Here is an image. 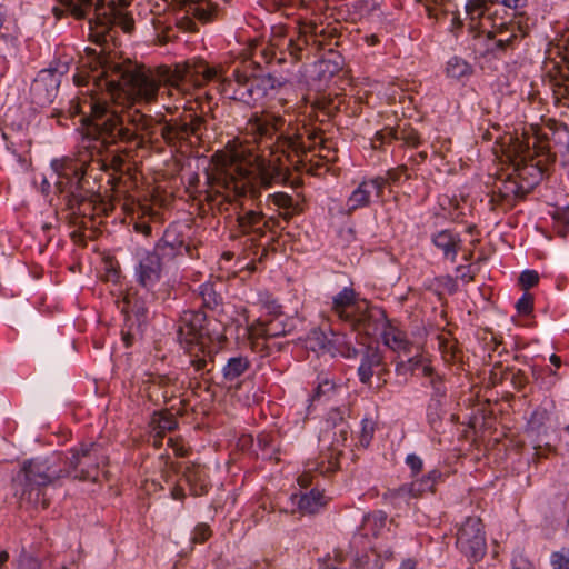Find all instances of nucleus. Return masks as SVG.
<instances>
[{"label":"nucleus","instance_id":"423d86ee","mask_svg":"<svg viewBox=\"0 0 569 569\" xmlns=\"http://www.w3.org/2000/svg\"><path fill=\"white\" fill-rule=\"evenodd\" d=\"M66 478L60 458H32L26 460L11 481L13 496L20 508L46 509L49 502L44 495L48 486Z\"/></svg>","mask_w":569,"mask_h":569},{"label":"nucleus","instance_id":"72a5a7b5","mask_svg":"<svg viewBox=\"0 0 569 569\" xmlns=\"http://www.w3.org/2000/svg\"><path fill=\"white\" fill-rule=\"evenodd\" d=\"M151 423L153 426L156 438H162L167 431H172L178 426L176 417L168 411L154 413Z\"/></svg>","mask_w":569,"mask_h":569},{"label":"nucleus","instance_id":"a211bd4d","mask_svg":"<svg viewBox=\"0 0 569 569\" xmlns=\"http://www.w3.org/2000/svg\"><path fill=\"white\" fill-rule=\"evenodd\" d=\"M180 389L176 378L168 375H150L144 381L143 391L150 401L161 406L176 398Z\"/></svg>","mask_w":569,"mask_h":569},{"label":"nucleus","instance_id":"de8ad7c7","mask_svg":"<svg viewBox=\"0 0 569 569\" xmlns=\"http://www.w3.org/2000/svg\"><path fill=\"white\" fill-rule=\"evenodd\" d=\"M539 281V274L535 270H525L519 277V282L523 289L535 287Z\"/></svg>","mask_w":569,"mask_h":569},{"label":"nucleus","instance_id":"ea45409f","mask_svg":"<svg viewBox=\"0 0 569 569\" xmlns=\"http://www.w3.org/2000/svg\"><path fill=\"white\" fill-rule=\"evenodd\" d=\"M337 389L333 380L329 379L327 376H319L317 387L311 396V401L320 400L322 398L329 399L335 395Z\"/></svg>","mask_w":569,"mask_h":569},{"label":"nucleus","instance_id":"f3484780","mask_svg":"<svg viewBox=\"0 0 569 569\" xmlns=\"http://www.w3.org/2000/svg\"><path fill=\"white\" fill-rule=\"evenodd\" d=\"M237 224L240 233L258 240L264 237L267 231H273L279 226V220L274 217L267 218L261 211L246 210L238 212Z\"/></svg>","mask_w":569,"mask_h":569},{"label":"nucleus","instance_id":"5fc2aeb1","mask_svg":"<svg viewBox=\"0 0 569 569\" xmlns=\"http://www.w3.org/2000/svg\"><path fill=\"white\" fill-rule=\"evenodd\" d=\"M555 93L558 100H563V104L569 106V81L567 83L560 84Z\"/></svg>","mask_w":569,"mask_h":569},{"label":"nucleus","instance_id":"864d4df0","mask_svg":"<svg viewBox=\"0 0 569 569\" xmlns=\"http://www.w3.org/2000/svg\"><path fill=\"white\" fill-rule=\"evenodd\" d=\"M40 562L37 558L32 556H22L20 559V568L21 569H39Z\"/></svg>","mask_w":569,"mask_h":569},{"label":"nucleus","instance_id":"39448f33","mask_svg":"<svg viewBox=\"0 0 569 569\" xmlns=\"http://www.w3.org/2000/svg\"><path fill=\"white\" fill-rule=\"evenodd\" d=\"M204 64L212 72L209 79H206L203 82L197 83L192 79H188L187 77H181L178 81H169L161 80V86H168L167 94L169 97H173L176 93H180L187 90V86H192L194 88H200L211 81H219V90L221 94L226 98L240 101L247 106H257L262 102L263 99L268 96L269 91H272L277 88H281L287 83L286 79H277L271 74L266 76H254L248 72L247 67L234 68L232 71V78L223 77V69L221 66H211L204 60H189L183 63L176 64L174 69L170 67L163 66L172 76L178 73L180 67H191L192 64Z\"/></svg>","mask_w":569,"mask_h":569},{"label":"nucleus","instance_id":"20e7f679","mask_svg":"<svg viewBox=\"0 0 569 569\" xmlns=\"http://www.w3.org/2000/svg\"><path fill=\"white\" fill-rule=\"evenodd\" d=\"M528 0H468L466 13L468 30L476 40L475 50L480 53H498L513 46L525 36L520 21Z\"/></svg>","mask_w":569,"mask_h":569},{"label":"nucleus","instance_id":"4be33fe9","mask_svg":"<svg viewBox=\"0 0 569 569\" xmlns=\"http://www.w3.org/2000/svg\"><path fill=\"white\" fill-rule=\"evenodd\" d=\"M288 331V326L281 316L272 317L267 321H257L248 327V336L253 343H258L260 339L268 340L284 336Z\"/></svg>","mask_w":569,"mask_h":569},{"label":"nucleus","instance_id":"bf43d9fd","mask_svg":"<svg viewBox=\"0 0 569 569\" xmlns=\"http://www.w3.org/2000/svg\"><path fill=\"white\" fill-rule=\"evenodd\" d=\"M171 497L174 500H183L186 498L183 488L181 486H174L171 490Z\"/></svg>","mask_w":569,"mask_h":569},{"label":"nucleus","instance_id":"e2e57ef3","mask_svg":"<svg viewBox=\"0 0 569 569\" xmlns=\"http://www.w3.org/2000/svg\"><path fill=\"white\" fill-rule=\"evenodd\" d=\"M122 340L124 342V346L128 348L132 346L133 336L129 332H122Z\"/></svg>","mask_w":569,"mask_h":569},{"label":"nucleus","instance_id":"e433bc0d","mask_svg":"<svg viewBox=\"0 0 569 569\" xmlns=\"http://www.w3.org/2000/svg\"><path fill=\"white\" fill-rule=\"evenodd\" d=\"M383 497L396 507H400L402 503H409L411 499H417L410 483H405L398 488L390 489L383 495Z\"/></svg>","mask_w":569,"mask_h":569},{"label":"nucleus","instance_id":"a18cd8bd","mask_svg":"<svg viewBox=\"0 0 569 569\" xmlns=\"http://www.w3.org/2000/svg\"><path fill=\"white\" fill-rule=\"evenodd\" d=\"M375 433V423L369 419H363L361 421V432L359 436L360 445L363 447H368L370 441L372 440Z\"/></svg>","mask_w":569,"mask_h":569},{"label":"nucleus","instance_id":"6e6d98bb","mask_svg":"<svg viewBox=\"0 0 569 569\" xmlns=\"http://www.w3.org/2000/svg\"><path fill=\"white\" fill-rule=\"evenodd\" d=\"M168 445L173 449V452L178 457H184L188 453V449L178 440L170 438Z\"/></svg>","mask_w":569,"mask_h":569},{"label":"nucleus","instance_id":"3c124183","mask_svg":"<svg viewBox=\"0 0 569 569\" xmlns=\"http://www.w3.org/2000/svg\"><path fill=\"white\" fill-rule=\"evenodd\" d=\"M516 308L521 315H529L533 308V298L530 293H525L516 303Z\"/></svg>","mask_w":569,"mask_h":569},{"label":"nucleus","instance_id":"49530a36","mask_svg":"<svg viewBox=\"0 0 569 569\" xmlns=\"http://www.w3.org/2000/svg\"><path fill=\"white\" fill-rule=\"evenodd\" d=\"M418 1L423 3L426 12L429 18L439 19V17L443 13L441 6L445 0H418Z\"/></svg>","mask_w":569,"mask_h":569},{"label":"nucleus","instance_id":"dca6fc26","mask_svg":"<svg viewBox=\"0 0 569 569\" xmlns=\"http://www.w3.org/2000/svg\"><path fill=\"white\" fill-rule=\"evenodd\" d=\"M388 320L389 318L382 308L370 306L367 300H361L359 310L348 325L352 330L372 337L382 331Z\"/></svg>","mask_w":569,"mask_h":569},{"label":"nucleus","instance_id":"c85d7f7f","mask_svg":"<svg viewBox=\"0 0 569 569\" xmlns=\"http://www.w3.org/2000/svg\"><path fill=\"white\" fill-rule=\"evenodd\" d=\"M383 365V357L377 348H368L361 358L360 366L358 368L359 380L368 385L373 376L375 368Z\"/></svg>","mask_w":569,"mask_h":569},{"label":"nucleus","instance_id":"f257e3e1","mask_svg":"<svg viewBox=\"0 0 569 569\" xmlns=\"http://www.w3.org/2000/svg\"><path fill=\"white\" fill-rule=\"evenodd\" d=\"M172 76L164 67L147 69L142 66L110 62L103 67L101 78L93 77L94 86L104 88L101 93L93 89L80 90L69 102L70 117L80 116L83 129L84 148L90 151V161L71 158L56 159L51 167L57 174L56 186L66 193L71 206L81 204L93 194L90 183L94 169L106 170L111 167L121 171L123 159L119 154L106 159L94 158L102 151L118 143H134L138 149H146L159 142L157 126H161L160 138L172 148L190 144L192 137L200 139L204 130L203 117L194 112H183L176 118L164 114L152 117L134 108V103H153L157 101L161 80L178 81L181 77L203 82L212 74L204 64L180 67Z\"/></svg>","mask_w":569,"mask_h":569},{"label":"nucleus","instance_id":"393cba45","mask_svg":"<svg viewBox=\"0 0 569 569\" xmlns=\"http://www.w3.org/2000/svg\"><path fill=\"white\" fill-rule=\"evenodd\" d=\"M431 241L433 246L442 252L446 260H449L450 262L456 261L458 252L462 246V240L459 233L445 229L435 233Z\"/></svg>","mask_w":569,"mask_h":569},{"label":"nucleus","instance_id":"bb28decb","mask_svg":"<svg viewBox=\"0 0 569 569\" xmlns=\"http://www.w3.org/2000/svg\"><path fill=\"white\" fill-rule=\"evenodd\" d=\"M180 7H187V12L201 22H209L217 14V6L203 0H171Z\"/></svg>","mask_w":569,"mask_h":569},{"label":"nucleus","instance_id":"5701e85b","mask_svg":"<svg viewBox=\"0 0 569 569\" xmlns=\"http://www.w3.org/2000/svg\"><path fill=\"white\" fill-rule=\"evenodd\" d=\"M360 302L356 291L350 287H345L332 298L331 310L340 320L348 323L359 310Z\"/></svg>","mask_w":569,"mask_h":569},{"label":"nucleus","instance_id":"1a4fd4ad","mask_svg":"<svg viewBox=\"0 0 569 569\" xmlns=\"http://www.w3.org/2000/svg\"><path fill=\"white\" fill-rule=\"evenodd\" d=\"M387 515L383 511H375L363 517L360 528L353 533L349 542V553L353 559V567L356 569H380L382 563L376 559L373 565H370V555L381 557L378 551V546L372 545L371 538H378L387 525Z\"/></svg>","mask_w":569,"mask_h":569},{"label":"nucleus","instance_id":"b1692460","mask_svg":"<svg viewBox=\"0 0 569 569\" xmlns=\"http://www.w3.org/2000/svg\"><path fill=\"white\" fill-rule=\"evenodd\" d=\"M380 335L383 345L393 352L398 355H409L411 352L412 342L408 339L407 333L398 327L396 321L389 319Z\"/></svg>","mask_w":569,"mask_h":569},{"label":"nucleus","instance_id":"69168bd1","mask_svg":"<svg viewBox=\"0 0 569 569\" xmlns=\"http://www.w3.org/2000/svg\"><path fill=\"white\" fill-rule=\"evenodd\" d=\"M333 558L338 563H342L345 561V556L341 550H335L333 551Z\"/></svg>","mask_w":569,"mask_h":569},{"label":"nucleus","instance_id":"7c9ffc66","mask_svg":"<svg viewBox=\"0 0 569 569\" xmlns=\"http://www.w3.org/2000/svg\"><path fill=\"white\" fill-rule=\"evenodd\" d=\"M250 368V361L247 357L237 356L228 359L222 369L224 380L234 381L244 375Z\"/></svg>","mask_w":569,"mask_h":569},{"label":"nucleus","instance_id":"412c9836","mask_svg":"<svg viewBox=\"0 0 569 569\" xmlns=\"http://www.w3.org/2000/svg\"><path fill=\"white\" fill-rule=\"evenodd\" d=\"M162 271L161 256L158 251L147 252L139 261L137 277L139 283L152 289L160 280Z\"/></svg>","mask_w":569,"mask_h":569},{"label":"nucleus","instance_id":"f704fd0d","mask_svg":"<svg viewBox=\"0 0 569 569\" xmlns=\"http://www.w3.org/2000/svg\"><path fill=\"white\" fill-rule=\"evenodd\" d=\"M152 24L156 31V39L159 44H166L177 38V31L173 28V23L166 17H156L152 20Z\"/></svg>","mask_w":569,"mask_h":569},{"label":"nucleus","instance_id":"37998d69","mask_svg":"<svg viewBox=\"0 0 569 569\" xmlns=\"http://www.w3.org/2000/svg\"><path fill=\"white\" fill-rule=\"evenodd\" d=\"M321 467H327V460L325 461L323 458H322V460L320 462L307 463L306 471L298 477L299 486L306 488V487L311 485V481H312L311 471H313V470L318 471L321 475H326L327 472H321L320 471Z\"/></svg>","mask_w":569,"mask_h":569},{"label":"nucleus","instance_id":"6e6552de","mask_svg":"<svg viewBox=\"0 0 569 569\" xmlns=\"http://www.w3.org/2000/svg\"><path fill=\"white\" fill-rule=\"evenodd\" d=\"M61 7L52 9L56 17L70 13L76 19L88 18L91 28L107 31L112 26H119L124 32L133 30L134 21L128 12L111 0H57Z\"/></svg>","mask_w":569,"mask_h":569},{"label":"nucleus","instance_id":"9b49d317","mask_svg":"<svg viewBox=\"0 0 569 569\" xmlns=\"http://www.w3.org/2000/svg\"><path fill=\"white\" fill-rule=\"evenodd\" d=\"M323 29L313 21L302 22L298 27L297 36L287 37L282 28L273 31L270 46L279 50L281 53L287 51L295 62L302 59V52L308 46L315 44L320 47Z\"/></svg>","mask_w":569,"mask_h":569},{"label":"nucleus","instance_id":"338daca9","mask_svg":"<svg viewBox=\"0 0 569 569\" xmlns=\"http://www.w3.org/2000/svg\"><path fill=\"white\" fill-rule=\"evenodd\" d=\"M379 39L376 34H371V36H367L366 37V42L370 46H375L376 43H378Z\"/></svg>","mask_w":569,"mask_h":569},{"label":"nucleus","instance_id":"c03bdc74","mask_svg":"<svg viewBox=\"0 0 569 569\" xmlns=\"http://www.w3.org/2000/svg\"><path fill=\"white\" fill-rule=\"evenodd\" d=\"M550 565L553 569H569V550L553 551L550 555Z\"/></svg>","mask_w":569,"mask_h":569},{"label":"nucleus","instance_id":"774afa93","mask_svg":"<svg viewBox=\"0 0 569 569\" xmlns=\"http://www.w3.org/2000/svg\"><path fill=\"white\" fill-rule=\"evenodd\" d=\"M558 218L565 223L569 226V213L562 212L558 214Z\"/></svg>","mask_w":569,"mask_h":569},{"label":"nucleus","instance_id":"4468645a","mask_svg":"<svg viewBox=\"0 0 569 569\" xmlns=\"http://www.w3.org/2000/svg\"><path fill=\"white\" fill-rule=\"evenodd\" d=\"M186 231H191L189 226L171 224L169 226L160 243L157 247V251L161 257L169 256H188L190 258L197 257V243L186 234Z\"/></svg>","mask_w":569,"mask_h":569},{"label":"nucleus","instance_id":"f8f14e48","mask_svg":"<svg viewBox=\"0 0 569 569\" xmlns=\"http://www.w3.org/2000/svg\"><path fill=\"white\" fill-rule=\"evenodd\" d=\"M328 428L323 431V440H331L327 459V467H321V472H333L340 466L342 449L347 447L350 438V427L339 409H333L327 420Z\"/></svg>","mask_w":569,"mask_h":569},{"label":"nucleus","instance_id":"4c0bfd02","mask_svg":"<svg viewBox=\"0 0 569 569\" xmlns=\"http://www.w3.org/2000/svg\"><path fill=\"white\" fill-rule=\"evenodd\" d=\"M441 478V472L438 470H431L421 479L410 482L411 488L417 498L426 492H433L437 481Z\"/></svg>","mask_w":569,"mask_h":569},{"label":"nucleus","instance_id":"8fccbe9b","mask_svg":"<svg viewBox=\"0 0 569 569\" xmlns=\"http://www.w3.org/2000/svg\"><path fill=\"white\" fill-rule=\"evenodd\" d=\"M402 176H405L406 179L410 178V176L408 173V168L406 166H399L397 168L388 170L387 177H383V178L387 179V183L388 182L397 183L400 181Z\"/></svg>","mask_w":569,"mask_h":569},{"label":"nucleus","instance_id":"aec40b11","mask_svg":"<svg viewBox=\"0 0 569 569\" xmlns=\"http://www.w3.org/2000/svg\"><path fill=\"white\" fill-rule=\"evenodd\" d=\"M332 337L333 339H328L322 331L313 330L308 339L309 348L321 353H329L332 357L338 353L343 357H352L357 355L356 348L340 342V336L332 335Z\"/></svg>","mask_w":569,"mask_h":569},{"label":"nucleus","instance_id":"2eb2a0df","mask_svg":"<svg viewBox=\"0 0 569 569\" xmlns=\"http://www.w3.org/2000/svg\"><path fill=\"white\" fill-rule=\"evenodd\" d=\"M386 186L387 179L380 176L363 179L348 197L345 213L350 216L356 210L367 208L380 200Z\"/></svg>","mask_w":569,"mask_h":569},{"label":"nucleus","instance_id":"052dcab7","mask_svg":"<svg viewBox=\"0 0 569 569\" xmlns=\"http://www.w3.org/2000/svg\"><path fill=\"white\" fill-rule=\"evenodd\" d=\"M406 142L412 147H417L420 143V138L417 133H410L405 138Z\"/></svg>","mask_w":569,"mask_h":569},{"label":"nucleus","instance_id":"7ed1b4c3","mask_svg":"<svg viewBox=\"0 0 569 569\" xmlns=\"http://www.w3.org/2000/svg\"><path fill=\"white\" fill-rule=\"evenodd\" d=\"M500 148L506 161L512 166V172L499 178L491 202L509 209L541 181L547 164L553 158L547 133L536 126L523 130L521 136H505Z\"/></svg>","mask_w":569,"mask_h":569},{"label":"nucleus","instance_id":"603ef678","mask_svg":"<svg viewBox=\"0 0 569 569\" xmlns=\"http://www.w3.org/2000/svg\"><path fill=\"white\" fill-rule=\"evenodd\" d=\"M406 463L410 468L411 473L413 476L418 475L422 470V467H423L422 459L415 453H410L406 457Z\"/></svg>","mask_w":569,"mask_h":569},{"label":"nucleus","instance_id":"9d476101","mask_svg":"<svg viewBox=\"0 0 569 569\" xmlns=\"http://www.w3.org/2000/svg\"><path fill=\"white\" fill-rule=\"evenodd\" d=\"M108 463V456L99 442H83L70 450V457L62 460L67 477L80 481H96L101 466Z\"/></svg>","mask_w":569,"mask_h":569},{"label":"nucleus","instance_id":"ddd939ff","mask_svg":"<svg viewBox=\"0 0 569 569\" xmlns=\"http://www.w3.org/2000/svg\"><path fill=\"white\" fill-rule=\"evenodd\" d=\"M458 549L470 560H481L487 551L486 535L480 518L469 517L457 533Z\"/></svg>","mask_w":569,"mask_h":569},{"label":"nucleus","instance_id":"4d7b16f0","mask_svg":"<svg viewBox=\"0 0 569 569\" xmlns=\"http://www.w3.org/2000/svg\"><path fill=\"white\" fill-rule=\"evenodd\" d=\"M318 68L320 72H329L333 74L339 70V66L337 63H332L330 60H321L318 63Z\"/></svg>","mask_w":569,"mask_h":569},{"label":"nucleus","instance_id":"58836bf2","mask_svg":"<svg viewBox=\"0 0 569 569\" xmlns=\"http://www.w3.org/2000/svg\"><path fill=\"white\" fill-rule=\"evenodd\" d=\"M199 296L203 301V306L209 309H214L222 302V297L217 290L216 284L210 281L199 286Z\"/></svg>","mask_w":569,"mask_h":569},{"label":"nucleus","instance_id":"79ce46f5","mask_svg":"<svg viewBox=\"0 0 569 569\" xmlns=\"http://www.w3.org/2000/svg\"><path fill=\"white\" fill-rule=\"evenodd\" d=\"M422 365H427L422 358L412 357L407 361H400L396 365V373L397 375H406L407 372L415 373L420 370L422 372Z\"/></svg>","mask_w":569,"mask_h":569},{"label":"nucleus","instance_id":"680f3d73","mask_svg":"<svg viewBox=\"0 0 569 569\" xmlns=\"http://www.w3.org/2000/svg\"><path fill=\"white\" fill-rule=\"evenodd\" d=\"M73 80H74V83L77 86H82V84H87L89 82V80L87 79L86 76L81 74V73H77L74 74L73 77Z\"/></svg>","mask_w":569,"mask_h":569},{"label":"nucleus","instance_id":"f03ea898","mask_svg":"<svg viewBox=\"0 0 569 569\" xmlns=\"http://www.w3.org/2000/svg\"><path fill=\"white\" fill-rule=\"evenodd\" d=\"M283 117L271 112H254L246 124V134L262 146L258 153L250 142L236 138L223 150L212 156V166L207 170L204 201L213 210H228L248 193H256L257 187H269L283 181L289 169L307 167L310 144L305 142L313 137L308 128H291L286 131Z\"/></svg>","mask_w":569,"mask_h":569},{"label":"nucleus","instance_id":"09e8293b","mask_svg":"<svg viewBox=\"0 0 569 569\" xmlns=\"http://www.w3.org/2000/svg\"><path fill=\"white\" fill-rule=\"evenodd\" d=\"M211 536V530L208 525L206 523H199L196 526L193 532H192V542L194 543H202L209 539Z\"/></svg>","mask_w":569,"mask_h":569},{"label":"nucleus","instance_id":"6ab92c4d","mask_svg":"<svg viewBox=\"0 0 569 569\" xmlns=\"http://www.w3.org/2000/svg\"><path fill=\"white\" fill-rule=\"evenodd\" d=\"M59 84V76L54 71H40L31 84L34 102L40 106L51 103L57 97Z\"/></svg>","mask_w":569,"mask_h":569},{"label":"nucleus","instance_id":"13d9d810","mask_svg":"<svg viewBox=\"0 0 569 569\" xmlns=\"http://www.w3.org/2000/svg\"><path fill=\"white\" fill-rule=\"evenodd\" d=\"M376 139L380 140L381 143L397 139L396 134L391 129H385L376 133Z\"/></svg>","mask_w":569,"mask_h":569},{"label":"nucleus","instance_id":"0e129e2a","mask_svg":"<svg viewBox=\"0 0 569 569\" xmlns=\"http://www.w3.org/2000/svg\"><path fill=\"white\" fill-rule=\"evenodd\" d=\"M9 560V553L7 551H0V568L6 569V565Z\"/></svg>","mask_w":569,"mask_h":569},{"label":"nucleus","instance_id":"a878e982","mask_svg":"<svg viewBox=\"0 0 569 569\" xmlns=\"http://www.w3.org/2000/svg\"><path fill=\"white\" fill-rule=\"evenodd\" d=\"M183 478L193 496H203L208 492V476L206 469L200 465L191 463L187 466L183 471Z\"/></svg>","mask_w":569,"mask_h":569},{"label":"nucleus","instance_id":"a19ab883","mask_svg":"<svg viewBox=\"0 0 569 569\" xmlns=\"http://www.w3.org/2000/svg\"><path fill=\"white\" fill-rule=\"evenodd\" d=\"M422 376L430 379V385L435 390V397L437 401L446 396V388L442 379L433 373V369L430 365H422Z\"/></svg>","mask_w":569,"mask_h":569},{"label":"nucleus","instance_id":"0eeeda50","mask_svg":"<svg viewBox=\"0 0 569 569\" xmlns=\"http://www.w3.org/2000/svg\"><path fill=\"white\" fill-rule=\"evenodd\" d=\"M221 325L217 320H209L204 312L186 310L178 325V340L189 352L190 366L196 372H209L213 367L211 351L206 350L208 342H222L224 335L218 330Z\"/></svg>","mask_w":569,"mask_h":569},{"label":"nucleus","instance_id":"c9c22d12","mask_svg":"<svg viewBox=\"0 0 569 569\" xmlns=\"http://www.w3.org/2000/svg\"><path fill=\"white\" fill-rule=\"evenodd\" d=\"M271 201L276 207L282 210L280 217L287 222L299 212L298 204L295 203L292 197L287 193L277 192L272 196Z\"/></svg>","mask_w":569,"mask_h":569},{"label":"nucleus","instance_id":"2f4dec72","mask_svg":"<svg viewBox=\"0 0 569 569\" xmlns=\"http://www.w3.org/2000/svg\"><path fill=\"white\" fill-rule=\"evenodd\" d=\"M549 420L550 412L546 408H537L527 423V433L530 437L546 435Z\"/></svg>","mask_w":569,"mask_h":569},{"label":"nucleus","instance_id":"473e14b6","mask_svg":"<svg viewBox=\"0 0 569 569\" xmlns=\"http://www.w3.org/2000/svg\"><path fill=\"white\" fill-rule=\"evenodd\" d=\"M472 73V66L460 57H452L447 62L446 74L451 79L466 80L469 79Z\"/></svg>","mask_w":569,"mask_h":569},{"label":"nucleus","instance_id":"cd10ccee","mask_svg":"<svg viewBox=\"0 0 569 569\" xmlns=\"http://www.w3.org/2000/svg\"><path fill=\"white\" fill-rule=\"evenodd\" d=\"M308 130L312 134L313 139L308 140L307 136H305V142L307 144H310L311 148H310V151H308V156L306 158L308 164L301 171H306L308 173L315 174L316 173L315 169H316V167L319 166L318 162H316V163L313 162V157L316 156L315 151L317 148L319 150V153L317 154V157H319L320 159H323L326 161H331V160H335V156L331 154L330 149L325 144L322 139H319V142L317 141V139H318L317 132L311 131L310 129H308Z\"/></svg>","mask_w":569,"mask_h":569},{"label":"nucleus","instance_id":"c756f323","mask_svg":"<svg viewBox=\"0 0 569 569\" xmlns=\"http://www.w3.org/2000/svg\"><path fill=\"white\" fill-rule=\"evenodd\" d=\"M327 497L318 489L301 495L297 502L298 509L305 515H313L327 505Z\"/></svg>","mask_w":569,"mask_h":569}]
</instances>
